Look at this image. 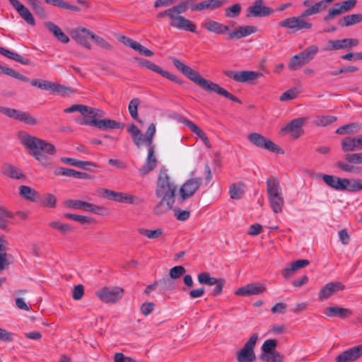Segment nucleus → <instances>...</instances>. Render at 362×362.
I'll return each instance as SVG.
<instances>
[{
  "instance_id": "obj_62",
  "label": "nucleus",
  "mask_w": 362,
  "mask_h": 362,
  "mask_svg": "<svg viewBox=\"0 0 362 362\" xmlns=\"http://www.w3.org/2000/svg\"><path fill=\"white\" fill-rule=\"evenodd\" d=\"M336 167L346 173H352L358 169L357 167L351 165V163H346L343 161H338L336 163Z\"/></svg>"
},
{
  "instance_id": "obj_1",
  "label": "nucleus",
  "mask_w": 362,
  "mask_h": 362,
  "mask_svg": "<svg viewBox=\"0 0 362 362\" xmlns=\"http://www.w3.org/2000/svg\"><path fill=\"white\" fill-rule=\"evenodd\" d=\"M177 190V185L167 173V170L161 168L155 189V195L160 200L153 208L154 214L163 215L173 209Z\"/></svg>"
},
{
  "instance_id": "obj_32",
  "label": "nucleus",
  "mask_w": 362,
  "mask_h": 362,
  "mask_svg": "<svg viewBox=\"0 0 362 362\" xmlns=\"http://www.w3.org/2000/svg\"><path fill=\"white\" fill-rule=\"evenodd\" d=\"M2 173L13 179L21 180L25 177L21 170L9 163H5L3 165Z\"/></svg>"
},
{
  "instance_id": "obj_57",
  "label": "nucleus",
  "mask_w": 362,
  "mask_h": 362,
  "mask_svg": "<svg viewBox=\"0 0 362 362\" xmlns=\"http://www.w3.org/2000/svg\"><path fill=\"white\" fill-rule=\"evenodd\" d=\"M91 39L94 40L95 44L103 49L106 50H111L112 49V46L107 41L94 33L91 34Z\"/></svg>"
},
{
  "instance_id": "obj_24",
  "label": "nucleus",
  "mask_w": 362,
  "mask_h": 362,
  "mask_svg": "<svg viewBox=\"0 0 362 362\" xmlns=\"http://www.w3.org/2000/svg\"><path fill=\"white\" fill-rule=\"evenodd\" d=\"M91 34L93 33L84 28H78L71 31L72 38L88 49H91V45L88 37L91 38Z\"/></svg>"
},
{
  "instance_id": "obj_42",
  "label": "nucleus",
  "mask_w": 362,
  "mask_h": 362,
  "mask_svg": "<svg viewBox=\"0 0 362 362\" xmlns=\"http://www.w3.org/2000/svg\"><path fill=\"white\" fill-rule=\"evenodd\" d=\"M0 74L8 75L21 81H27L28 78L19 72L0 64Z\"/></svg>"
},
{
  "instance_id": "obj_44",
  "label": "nucleus",
  "mask_w": 362,
  "mask_h": 362,
  "mask_svg": "<svg viewBox=\"0 0 362 362\" xmlns=\"http://www.w3.org/2000/svg\"><path fill=\"white\" fill-rule=\"evenodd\" d=\"M198 281L201 284L214 286L218 282V279L211 277L208 272H201L197 276Z\"/></svg>"
},
{
  "instance_id": "obj_9",
  "label": "nucleus",
  "mask_w": 362,
  "mask_h": 362,
  "mask_svg": "<svg viewBox=\"0 0 362 362\" xmlns=\"http://www.w3.org/2000/svg\"><path fill=\"white\" fill-rule=\"evenodd\" d=\"M258 339V334H253L243 347L237 353V361L238 362H254L256 356L254 348Z\"/></svg>"
},
{
  "instance_id": "obj_55",
  "label": "nucleus",
  "mask_w": 362,
  "mask_h": 362,
  "mask_svg": "<svg viewBox=\"0 0 362 362\" xmlns=\"http://www.w3.org/2000/svg\"><path fill=\"white\" fill-rule=\"evenodd\" d=\"M299 94L296 88H290L281 94L279 98L280 101L284 102L296 98Z\"/></svg>"
},
{
  "instance_id": "obj_16",
  "label": "nucleus",
  "mask_w": 362,
  "mask_h": 362,
  "mask_svg": "<svg viewBox=\"0 0 362 362\" xmlns=\"http://www.w3.org/2000/svg\"><path fill=\"white\" fill-rule=\"evenodd\" d=\"M138 64L141 67H145L152 71H154L163 77L167 78L171 81H174L180 85L183 84V81L175 75L171 74L170 72L163 70L161 67L157 64L144 59H136Z\"/></svg>"
},
{
  "instance_id": "obj_23",
  "label": "nucleus",
  "mask_w": 362,
  "mask_h": 362,
  "mask_svg": "<svg viewBox=\"0 0 362 362\" xmlns=\"http://www.w3.org/2000/svg\"><path fill=\"white\" fill-rule=\"evenodd\" d=\"M267 290L266 287L259 283L248 284L243 287L239 288L235 292L236 296H250L259 295L264 293Z\"/></svg>"
},
{
  "instance_id": "obj_27",
  "label": "nucleus",
  "mask_w": 362,
  "mask_h": 362,
  "mask_svg": "<svg viewBox=\"0 0 362 362\" xmlns=\"http://www.w3.org/2000/svg\"><path fill=\"white\" fill-rule=\"evenodd\" d=\"M225 3V0H205L199 4L192 5L190 9L192 11H202L203 10H214L221 7Z\"/></svg>"
},
{
  "instance_id": "obj_11",
  "label": "nucleus",
  "mask_w": 362,
  "mask_h": 362,
  "mask_svg": "<svg viewBox=\"0 0 362 362\" xmlns=\"http://www.w3.org/2000/svg\"><path fill=\"white\" fill-rule=\"evenodd\" d=\"M247 139L258 148L267 149L271 152L283 153L282 149L272 141L268 139L259 133H251L247 136Z\"/></svg>"
},
{
  "instance_id": "obj_59",
  "label": "nucleus",
  "mask_w": 362,
  "mask_h": 362,
  "mask_svg": "<svg viewBox=\"0 0 362 362\" xmlns=\"http://www.w3.org/2000/svg\"><path fill=\"white\" fill-rule=\"evenodd\" d=\"M57 198L52 194H47L42 199V204L46 207L54 208L56 206Z\"/></svg>"
},
{
  "instance_id": "obj_12",
  "label": "nucleus",
  "mask_w": 362,
  "mask_h": 362,
  "mask_svg": "<svg viewBox=\"0 0 362 362\" xmlns=\"http://www.w3.org/2000/svg\"><path fill=\"white\" fill-rule=\"evenodd\" d=\"M357 0H346L338 2L330 8L326 16L323 17V21L329 23L337 16L341 15L351 11L356 4Z\"/></svg>"
},
{
  "instance_id": "obj_10",
  "label": "nucleus",
  "mask_w": 362,
  "mask_h": 362,
  "mask_svg": "<svg viewBox=\"0 0 362 362\" xmlns=\"http://www.w3.org/2000/svg\"><path fill=\"white\" fill-rule=\"evenodd\" d=\"M30 83L32 86L37 87L42 90H49L51 93L59 94L63 96L73 92L70 87L46 80L35 79L32 80Z\"/></svg>"
},
{
  "instance_id": "obj_50",
  "label": "nucleus",
  "mask_w": 362,
  "mask_h": 362,
  "mask_svg": "<svg viewBox=\"0 0 362 362\" xmlns=\"http://www.w3.org/2000/svg\"><path fill=\"white\" fill-rule=\"evenodd\" d=\"M345 190L354 192L362 190V180L361 179H349V183L345 184Z\"/></svg>"
},
{
  "instance_id": "obj_21",
  "label": "nucleus",
  "mask_w": 362,
  "mask_h": 362,
  "mask_svg": "<svg viewBox=\"0 0 362 362\" xmlns=\"http://www.w3.org/2000/svg\"><path fill=\"white\" fill-rule=\"evenodd\" d=\"M272 13V9L263 5L262 0H255L252 6L247 8L246 16L250 17H266Z\"/></svg>"
},
{
  "instance_id": "obj_2",
  "label": "nucleus",
  "mask_w": 362,
  "mask_h": 362,
  "mask_svg": "<svg viewBox=\"0 0 362 362\" xmlns=\"http://www.w3.org/2000/svg\"><path fill=\"white\" fill-rule=\"evenodd\" d=\"M173 65L182 72L189 79L196 83L208 93H216L220 95L224 96L226 98L240 103L241 101L225 88L221 87L218 84L209 81L202 77L197 71H194L192 67L186 65L182 61L177 58L172 59Z\"/></svg>"
},
{
  "instance_id": "obj_41",
  "label": "nucleus",
  "mask_w": 362,
  "mask_h": 362,
  "mask_svg": "<svg viewBox=\"0 0 362 362\" xmlns=\"http://www.w3.org/2000/svg\"><path fill=\"white\" fill-rule=\"evenodd\" d=\"M341 150L344 152L358 151L354 137L347 136L341 141Z\"/></svg>"
},
{
  "instance_id": "obj_3",
  "label": "nucleus",
  "mask_w": 362,
  "mask_h": 362,
  "mask_svg": "<svg viewBox=\"0 0 362 362\" xmlns=\"http://www.w3.org/2000/svg\"><path fill=\"white\" fill-rule=\"evenodd\" d=\"M188 8L187 3L181 1L177 5L158 13L156 17L158 18H167L169 25L173 28L195 33L197 28L195 24L181 15L185 13Z\"/></svg>"
},
{
  "instance_id": "obj_60",
  "label": "nucleus",
  "mask_w": 362,
  "mask_h": 362,
  "mask_svg": "<svg viewBox=\"0 0 362 362\" xmlns=\"http://www.w3.org/2000/svg\"><path fill=\"white\" fill-rule=\"evenodd\" d=\"M12 217L11 214L4 208H0V228L4 229L6 227L8 218Z\"/></svg>"
},
{
  "instance_id": "obj_8",
  "label": "nucleus",
  "mask_w": 362,
  "mask_h": 362,
  "mask_svg": "<svg viewBox=\"0 0 362 362\" xmlns=\"http://www.w3.org/2000/svg\"><path fill=\"white\" fill-rule=\"evenodd\" d=\"M202 184V177H193L187 180L180 188L177 200L179 204L192 197Z\"/></svg>"
},
{
  "instance_id": "obj_51",
  "label": "nucleus",
  "mask_w": 362,
  "mask_h": 362,
  "mask_svg": "<svg viewBox=\"0 0 362 362\" xmlns=\"http://www.w3.org/2000/svg\"><path fill=\"white\" fill-rule=\"evenodd\" d=\"M121 196H119V202L129 203L134 204H139L141 202V199L136 196L129 195L126 193L119 192Z\"/></svg>"
},
{
  "instance_id": "obj_36",
  "label": "nucleus",
  "mask_w": 362,
  "mask_h": 362,
  "mask_svg": "<svg viewBox=\"0 0 362 362\" xmlns=\"http://www.w3.org/2000/svg\"><path fill=\"white\" fill-rule=\"evenodd\" d=\"M19 194L26 200L35 202L38 200V193L29 186L21 185L19 187Z\"/></svg>"
},
{
  "instance_id": "obj_49",
  "label": "nucleus",
  "mask_w": 362,
  "mask_h": 362,
  "mask_svg": "<svg viewBox=\"0 0 362 362\" xmlns=\"http://www.w3.org/2000/svg\"><path fill=\"white\" fill-rule=\"evenodd\" d=\"M35 13L42 18H46L45 10L41 5L40 0H28Z\"/></svg>"
},
{
  "instance_id": "obj_58",
  "label": "nucleus",
  "mask_w": 362,
  "mask_h": 362,
  "mask_svg": "<svg viewBox=\"0 0 362 362\" xmlns=\"http://www.w3.org/2000/svg\"><path fill=\"white\" fill-rule=\"evenodd\" d=\"M319 49L317 45H310L305 49L301 52L305 56V59L310 62L317 53Z\"/></svg>"
},
{
  "instance_id": "obj_7",
  "label": "nucleus",
  "mask_w": 362,
  "mask_h": 362,
  "mask_svg": "<svg viewBox=\"0 0 362 362\" xmlns=\"http://www.w3.org/2000/svg\"><path fill=\"white\" fill-rule=\"evenodd\" d=\"M266 183L270 207L275 214L282 212L284 199L279 180L276 177H272L267 179Z\"/></svg>"
},
{
  "instance_id": "obj_17",
  "label": "nucleus",
  "mask_w": 362,
  "mask_h": 362,
  "mask_svg": "<svg viewBox=\"0 0 362 362\" xmlns=\"http://www.w3.org/2000/svg\"><path fill=\"white\" fill-rule=\"evenodd\" d=\"M359 41L355 38H344L341 40H329L322 47L323 51H333L351 48L358 45Z\"/></svg>"
},
{
  "instance_id": "obj_15",
  "label": "nucleus",
  "mask_w": 362,
  "mask_h": 362,
  "mask_svg": "<svg viewBox=\"0 0 362 362\" xmlns=\"http://www.w3.org/2000/svg\"><path fill=\"white\" fill-rule=\"evenodd\" d=\"M0 113L28 124L35 125L37 123L36 119L28 113L16 109L0 106Z\"/></svg>"
},
{
  "instance_id": "obj_19",
  "label": "nucleus",
  "mask_w": 362,
  "mask_h": 362,
  "mask_svg": "<svg viewBox=\"0 0 362 362\" xmlns=\"http://www.w3.org/2000/svg\"><path fill=\"white\" fill-rule=\"evenodd\" d=\"M307 120L306 117H298L291 120L287 125L281 128L283 134L291 133L294 139L299 138L303 134V126Z\"/></svg>"
},
{
  "instance_id": "obj_30",
  "label": "nucleus",
  "mask_w": 362,
  "mask_h": 362,
  "mask_svg": "<svg viewBox=\"0 0 362 362\" xmlns=\"http://www.w3.org/2000/svg\"><path fill=\"white\" fill-rule=\"evenodd\" d=\"M179 121L187 126L194 134L204 141L208 148L211 147L209 140L206 134L196 124L183 117H180Z\"/></svg>"
},
{
  "instance_id": "obj_63",
  "label": "nucleus",
  "mask_w": 362,
  "mask_h": 362,
  "mask_svg": "<svg viewBox=\"0 0 362 362\" xmlns=\"http://www.w3.org/2000/svg\"><path fill=\"white\" fill-rule=\"evenodd\" d=\"M134 49L135 51H136L138 53H139L140 54H142L145 57H151L153 55V52L148 49V48H146V47L143 46L141 44H140L139 42H136V45H134Z\"/></svg>"
},
{
  "instance_id": "obj_37",
  "label": "nucleus",
  "mask_w": 362,
  "mask_h": 362,
  "mask_svg": "<svg viewBox=\"0 0 362 362\" xmlns=\"http://www.w3.org/2000/svg\"><path fill=\"white\" fill-rule=\"evenodd\" d=\"M308 63L309 62L305 59V56L302 52H300L299 54H296L291 58L290 62L288 64V68L291 70H297Z\"/></svg>"
},
{
  "instance_id": "obj_38",
  "label": "nucleus",
  "mask_w": 362,
  "mask_h": 362,
  "mask_svg": "<svg viewBox=\"0 0 362 362\" xmlns=\"http://www.w3.org/2000/svg\"><path fill=\"white\" fill-rule=\"evenodd\" d=\"M127 131L132 135L135 145L140 147L143 143V134L140 129L134 124H132L129 126Z\"/></svg>"
},
{
  "instance_id": "obj_29",
  "label": "nucleus",
  "mask_w": 362,
  "mask_h": 362,
  "mask_svg": "<svg viewBox=\"0 0 362 362\" xmlns=\"http://www.w3.org/2000/svg\"><path fill=\"white\" fill-rule=\"evenodd\" d=\"M257 31V28L253 25H243L235 28L233 32L228 35V40L240 39L242 37L248 36Z\"/></svg>"
},
{
  "instance_id": "obj_13",
  "label": "nucleus",
  "mask_w": 362,
  "mask_h": 362,
  "mask_svg": "<svg viewBox=\"0 0 362 362\" xmlns=\"http://www.w3.org/2000/svg\"><path fill=\"white\" fill-rule=\"evenodd\" d=\"M95 293L101 301L105 303H115L122 298L124 289L119 286H105L97 291Z\"/></svg>"
},
{
  "instance_id": "obj_47",
  "label": "nucleus",
  "mask_w": 362,
  "mask_h": 362,
  "mask_svg": "<svg viewBox=\"0 0 362 362\" xmlns=\"http://www.w3.org/2000/svg\"><path fill=\"white\" fill-rule=\"evenodd\" d=\"M138 231L141 235H145L150 239L158 238L163 233V230L162 228H157L153 230L146 228H139Z\"/></svg>"
},
{
  "instance_id": "obj_6",
  "label": "nucleus",
  "mask_w": 362,
  "mask_h": 362,
  "mask_svg": "<svg viewBox=\"0 0 362 362\" xmlns=\"http://www.w3.org/2000/svg\"><path fill=\"white\" fill-rule=\"evenodd\" d=\"M156 132V125L151 123L146 131L145 136H143V142L146 144L148 148V155L145 163L139 169V173L141 175H145L152 171L158 164V160L155 156V146L153 145Z\"/></svg>"
},
{
  "instance_id": "obj_45",
  "label": "nucleus",
  "mask_w": 362,
  "mask_h": 362,
  "mask_svg": "<svg viewBox=\"0 0 362 362\" xmlns=\"http://www.w3.org/2000/svg\"><path fill=\"white\" fill-rule=\"evenodd\" d=\"M140 103H141L140 99L138 98H134L129 102V104L128 106V110H129L131 117L139 122H141V119L139 118V115H138V112H137L138 107L140 105Z\"/></svg>"
},
{
  "instance_id": "obj_26",
  "label": "nucleus",
  "mask_w": 362,
  "mask_h": 362,
  "mask_svg": "<svg viewBox=\"0 0 362 362\" xmlns=\"http://www.w3.org/2000/svg\"><path fill=\"white\" fill-rule=\"evenodd\" d=\"M11 4L18 11L21 17L29 25H35V19L29 9L22 4L18 0H8Z\"/></svg>"
},
{
  "instance_id": "obj_5",
  "label": "nucleus",
  "mask_w": 362,
  "mask_h": 362,
  "mask_svg": "<svg viewBox=\"0 0 362 362\" xmlns=\"http://www.w3.org/2000/svg\"><path fill=\"white\" fill-rule=\"evenodd\" d=\"M328 2L327 0H321L315 3L312 6L305 9L300 16L298 17H291L279 22V26L282 28H288L291 30L292 33H296L300 30H310L312 28V23L306 22L304 18L317 14L325 11L327 8Z\"/></svg>"
},
{
  "instance_id": "obj_4",
  "label": "nucleus",
  "mask_w": 362,
  "mask_h": 362,
  "mask_svg": "<svg viewBox=\"0 0 362 362\" xmlns=\"http://www.w3.org/2000/svg\"><path fill=\"white\" fill-rule=\"evenodd\" d=\"M21 142L30 154L44 165L49 164V156L56 153V148L53 144L28 134L22 137Z\"/></svg>"
},
{
  "instance_id": "obj_18",
  "label": "nucleus",
  "mask_w": 362,
  "mask_h": 362,
  "mask_svg": "<svg viewBox=\"0 0 362 362\" xmlns=\"http://www.w3.org/2000/svg\"><path fill=\"white\" fill-rule=\"evenodd\" d=\"M83 114L82 118L77 119V122L80 124L90 125L95 127L98 120V117H101L103 115V112L99 109L93 108L87 106V110L83 111Z\"/></svg>"
},
{
  "instance_id": "obj_40",
  "label": "nucleus",
  "mask_w": 362,
  "mask_h": 362,
  "mask_svg": "<svg viewBox=\"0 0 362 362\" xmlns=\"http://www.w3.org/2000/svg\"><path fill=\"white\" fill-rule=\"evenodd\" d=\"M61 160L64 163H67L81 169H88L90 166H94V163L92 162L78 160L71 158L64 157L61 158Z\"/></svg>"
},
{
  "instance_id": "obj_61",
  "label": "nucleus",
  "mask_w": 362,
  "mask_h": 362,
  "mask_svg": "<svg viewBox=\"0 0 362 362\" xmlns=\"http://www.w3.org/2000/svg\"><path fill=\"white\" fill-rule=\"evenodd\" d=\"M185 271L184 267L175 266L170 269L169 275L171 279H178L185 273Z\"/></svg>"
},
{
  "instance_id": "obj_20",
  "label": "nucleus",
  "mask_w": 362,
  "mask_h": 362,
  "mask_svg": "<svg viewBox=\"0 0 362 362\" xmlns=\"http://www.w3.org/2000/svg\"><path fill=\"white\" fill-rule=\"evenodd\" d=\"M345 286L340 281L327 283L320 290L318 298L320 301L325 300L338 291L345 289Z\"/></svg>"
},
{
  "instance_id": "obj_33",
  "label": "nucleus",
  "mask_w": 362,
  "mask_h": 362,
  "mask_svg": "<svg viewBox=\"0 0 362 362\" xmlns=\"http://www.w3.org/2000/svg\"><path fill=\"white\" fill-rule=\"evenodd\" d=\"M45 27L47 30L53 34V35L60 42L63 43H67L69 41V38L66 36L61 28L52 22H45Z\"/></svg>"
},
{
  "instance_id": "obj_53",
  "label": "nucleus",
  "mask_w": 362,
  "mask_h": 362,
  "mask_svg": "<svg viewBox=\"0 0 362 362\" xmlns=\"http://www.w3.org/2000/svg\"><path fill=\"white\" fill-rule=\"evenodd\" d=\"M359 126L356 123H351L339 127L336 133L338 134H345L357 132Z\"/></svg>"
},
{
  "instance_id": "obj_22",
  "label": "nucleus",
  "mask_w": 362,
  "mask_h": 362,
  "mask_svg": "<svg viewBox=\"0 0 362 362\" xmlns=\"http://www.w3.org/2000/svg\"><path fill=\"white\" fill-rule=\"evenodd\" d=\"M362 356V344L350 348L339 355H338L335 361L336 362H353Z\"/></svg>"
},
{
  "instance_id": "obj_34",
  "label": "nucleus",
  "mask_w": 362,
  "mask_h": 362,
  "mask_svg": "<svg viewBox=\"0 0 362 362\" xmlns=\"http://www.w3.org/2000/svg\"><path fill=\"white\" fill-rule=\"evenodd\" d=\"M362 23V13L351 14L344 16L338 21L340 27H349Z\"/></svg>"
},
{
  "instance_id": "obj_43",
  "label": "nucleus",
  "mask_w": 362,
  "mask_h": 362,
  "mask_svg": "<svg viewBox=\"0 0 362 362\" xmlns=\"http://www.w3.org/2000/svg\"><path fill=\"white\" fill-rule=\"evenodd\" d=\"M49 227L59 230L62 235H66L73 231V228L68 223H62L60 221H54L49 223Z\"/></svg>"
},
{
  "instance_id": "obj_48",
  "label": "nucleus",
  "mask_w": 362,
  "mask_h": 362,
  "mask_svg": "<svg viewBox=\"0 0 362 362\" xmlns=\"http://www.w3.org/2000/svg\"><path fill=\"white\" fill-rule=\"evenodd\" d=\"M260 358L266 362H282L284 357L279 352L274 351L267 354H262Z\"/></svg>"
},
{
  "instance_id": "obj_39",
  "label": "nucleus",
  "mask_w": 362,
  "mask_h": 362,
  "mask_svg": "<svg viewBox=\"0 0 362 362\" xmlns=\"http://www.w3.org/2000/svg\"><path fill=\"white\" fill-rule=\"evenodd\" d=\"M244 184L242 182L233 183L230 186L229 194L233 199H240L244 194Z\"/></svg>"
},
{
  "instance_id": "obj_56",
  "label": "nucleus",
  "mask_w": 362,
  "mask_h": 362,
  "mask_svg": "<svg viewBox=\"0 0 362 362\" xmlns=\"http://www.w3.org/2000/svg\"><path fill=\"white\" fill-rule=\"evenodd\" d=\"M277 346V341L275 339H267L266 340L262 346L263 354H267L272 351H276L275 348Z\"/></svg>"
},
{
  "instance_id": "obj_35",
  "label": "nucleus",
  "mask_w": 362,
  "mask_h": 362,
  "mask_svg": "<svg viewBox=\"0 0 362 362\" xmlns=\"http://www.w3.org/2000/svg\"><path fill=\"white\" fill-rule=\"evenodd\" d=\"M96 127L102 129H123L124 124L110 119H98Z\"/></svg>"
},
{
  "instance_id": "obj_31",
  "label": "nucleus",
  "mask_w": 362,
  "mask_h": 362,
  "mask_svg": "<svg viewBox=\"0 0 362 362\" xmlns=\"http://www.w3.org/2000/svg\"><path fill=\"white\" fill-rule=\"evenodd\" d=\"M324 314L327 317H336L344 319L351 315L352 312L348 308L332 306L325 308L324 310Z\"/></svg>"
},
{
  "instance_id": "obj_46",
  "label": "nucleus",
  "mask_w": 362,
  "mask_h": 362,
  "mask_svg": "<svg viewBox=\"0 0 362 362\" xmlns=\"http://www.w3.org/2000/svg\"><path fill=\"white\" fill-rule=\"evenodd\" d=\"M337 120V117L332 115H318L313 120V124L317 126L325 127Z\"/></svg>"
},
{
  "instance_id": "obj_14",
  "label": "nucleus",
  "mask_w": 362,
  "mask_h": 362,
  "mask_svg": "<svg viewBox=\"0 0 362 362\" xmlns=\"http://www.w3.org/2000/svg\"><path fill=\"white\" fill-rule=\"evenodd\" d=\"M223 74L227 77L233 79L240 83H250L262 76V73L255 71H240L225 70Z\"/></svg>"
},
{
  "instance_id": "obj_25",
  "label": "nucleus",
  "mask_w": 362,
  "mask_h": 362,
  "mask_svg": "<svg viewBox=\"0 0 362 362\" xmlns=\"http://www.w3.org/2000/svg\"><path fill=\"white\" fill-rule=\"evenodd\" d=\"M321 178L327 185L336 190L344 191L345 184L349 183L348 178H340L334 175H322Z\"/></svg>"
},
{
  "instance_id": "obj_28",
  "label": "nucleus",
  "mask_w": 362,
  "mask_h": 362,
  "mask_svg": "<svg viewBox=\"0 0 362 362\" xmlns=\"http://www.w3.org/2000/svg\"><path fill=\"white\" fill-rule=\"evenodd\" d=\"M202 27L209 32L214 33L218 35H223L226 34L228 31L230 30V28L228 25H225L219 22L216 21L209 20L206 21L202 24Z\"/></svg>"
},
{
  "instance_id": "obj_52",
  "label": "nucleus",
  "mask_w": 362,
  "mask_h": 362,
  "mask_svg": "<svg viewBox=\"0 0 362 362\" xmlns=\"http://www.w3.org/2000/svg\"><path fill=\"white\" fill-rule=\"evenodd\" d=\"M241 11V6L240 4H235L225 10V16L227 18H236L238 17Z\"/></svg>"
},
{
  "instance_id": "obj_54",
  "label": "nucleus",
  "mask_w": 362,
  "mask_h": 362,
  "mask_svg": "<svg viewBox=\"0 0 362 362\" xmlns=\"http://www.w3.org/2000/svg\"><path fill=\"white\" fill-rule=\"evenodd\" d=\"M346 161L352 164H362V152L346 153L344 156Z\"/></svg>"
},
{
  "instance_id": "obj_64",
  "label": "nucleus",
  "mask_w": 362,
  "mask_h": 362,
  "mask_svg": "<svg viewBox=\"0 0 362 362\" xmlns=\"http://www.w3.org/2000/svg\"><path fill=\"white\" fill-rule=\"evenodd\" d=\"M84 201L77 199H68L64 202V205L70 209H81L83 206Z\"/></svg>"
}]
</instances>
